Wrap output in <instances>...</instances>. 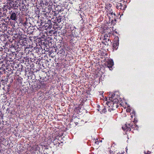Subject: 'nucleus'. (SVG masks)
<instances>
[{
	"label": "nucleus",
	"instance_id": "nucleus-1",
	"mask_svg": "<svg viewBox=\"0 0 154 154\" xmlns=\"http://www.w3.org/2000/svg\"><path fill=\"white\" fill-rule=\"evenodd\" d=\"M114 97H110L109 98V99L110 101H111L109 103L108 102L107 103L106 102V104H107V106H110L109 105V104L110 103H111L112 104H114L115 103H117L118 102V100L114 98Z\"/></svg>",
	"mask_w": 154,
	"mask_h": 154
},
{
	"label": "nucleus",
	"instance_id": "nucleus-2",
	"mask_svg": "<svg viewBox=\"0 0 154 154\" xmlns=\"http://www.w3.org/2000/svg\"><path fill=\"white\" fill-rule=\"evenodd\" d=\"M109 34H105L104 35V38H103V41H104V42L105 43V45H108V44L110 42L109 39Z\"/></svg>",
	"mask_w": 154,
	"mask_h": 154
},
{
	"label": "nucleus",
	"instance_id": "nucleus-3",
	"mask_svg": "<svg viewBox=\"0 0 154 154\" xmlns=\"http://www.w3.org/2000/svg\"><path fill=\"white\" fill-rule=\"evenodd\" d=\"M113 65V62L112 60H109L107 61V66L109 69L112 68Z\"/></svg>",
	"mask_w": 154,
	"mask_h": 154
},
{
	"label": "nucleus",
	"instance_id": "nucleus-4",
	"mask_svg": "<svg viewBox=\"0 0 154 154\" xmlns=\"http://www.w3.org/2000/svg\"><path fill=\"white\" fill-rule=\"evenodd\" d=\"M125 126L126 127H124V126L122 127V128L124 130L127 129V130H129L131 127H132V125L131 124L127 123V124H125Z\"/></svg>",
	"mask_w": 154,
	"mask_h": 154
},
{
	"label": "nucleus",
	"instance_id": "nucleus-5",
	"mask_svg": "<svg viewBox=\"0 0 154 154\" xmlns=\"http://www.w3.org/2000/svg\"><path fill=\"white\" fill-rule=\"evenodd\" d=\"M125 6V5H124L123 6V5L121 3H118L117 5L116 8L118 9H122L124 10V6Z\"/></svg>",
	"mask_w": 154,
	"mask_h": 154
},
{
	"label": "nucleus",
	"instance_id": "nucleus-6",
	"mask_svg": "<svg viewBox=\"0 0 154 154\" xmlns=\"http://www.w3.org/2000/svg\"><path fill=\"white\" fill-rule=\"evenodd\" d=\"M119 45V43L118 42H115L113 43L112 45L113 48L114 49L116 50L118 48Z\"/></svg>",
	"mask_w": 154,
	"mask_h": 154
},
{
	"label": "nucleus",
	"instance_id": "nucleus-7",
	"mask_svg": "<svg viewBox=\"0 0 154 154\" xmlns=\"http://www.w3.org/2000/svg\"><path fill=\"white\" fill-rule=\"evenodd\" d=\"M10 18L12 20H15L16 19V15L15 13H13L11 15Z\"/></svg>",
	"mask_w": 154,
	"mask_h": 154
},
{
	"label": "nucleus",
	"instance_id": "nucleus-8",
	"mask_svg": "<svg viewBox=\"0 0 154 154\" xmlns=\"http://www.w3.org/2000/svg\"><path fill=\"white\" fill-rule=\"evenodd\" d=\"M106 109H105V108H104V109H103V111H103V112H105L106 111Z\"/></svg>",
	"mask_w": 154,
	"mask_h": 154
},
{
	"label": "nucleus",
	"instance_id": "nucleus-9",
	"mask_svg": "<svg viewBox=\"0 0 154 154\" xmlns=\"http://www.w3.org/2000/svg\"><path fill=\"white\" fill-rule=\"evenodd\" d=\"M99 143V142H98L97 141H95V143L96 144H98Z\"/></svg>",
	"mask_w": 154,
	"mask_h": 154
},
{
	"label": "nucleus",
	"instance_id": "nucleus-10",
	"mask_svg": "<svg viewBox=\"0 0 154 154\" xmlns=\"http://www.w3.org/2000/svg\"><path fill=\"white\" fill-rule=\"evenodd\" d=\"M127 111L129 112V109H127Z\"/></svg>",
	"mask_w": 154,
	"mask_h": 154
}]
</instances>
